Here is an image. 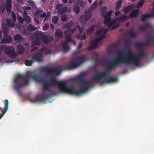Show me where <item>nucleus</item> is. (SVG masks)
I'll return each mask as SVG.
<instances>
[{
  "label": "nucleus",
  "mask_w": 154,
  "mask_h": 154,
  "mask_svg": "<svg viewBox=\"0 0 154 154\" xmlns=\"http://www.w3.org/2000/svg\"><path fill=\"white\" fill-rule=\"evenodd\" d=\"M122 2V0H119L116 3V6L115 7V9L116 11L119 10L121 8Z\"/></svg>",
  "instance_id": "32"
},
{
  "label": "nucleus",
  "mask_w": 154,
  "mask_h": 154,
  "mask_svg": "<svg viewBox=\"0 0 154 154\" xmlns=\"http://www.w3.org/2000/svg\"><path fill=\"white\" fill-rule=\"evenodd\" d=\"M49 27V24L48 23H46L44 26V29L46 30Z\"/></svg>",
  "instance_id": "62"
},
{
  "label": "nucleus",
  "mask_w": 154,
  "mask_h": 154,
  "mask_svg": "<svg viewBox=\"0 0 154 154\" xmlns=\"http://www.w3.org/2000/svg\"><path fill=\"white\" fill-rule=\"evenodd\" d=\"M48 84L50 86H58L59 90L62 92L68 94V86L66 82L58 81L55 77L53 76L51 78Z\"/></svg>",
  "instance_id": "6"
},
{
  "label": "nucleus",
  "mask_w": 154,
  "mask_h": 154,
  "mask_svg": "<svg viewBox=\"0 0 154 154\" xmlns=\"http://www.w3.org/2000/svg\"><path fill=\"white\" fill-rule=\"evenodd\" d=\"M106 36L105 34L103 35L100 36V37L96 38L94 39L92 42L93 43L97 45V44L100 42V41L105 38Z\"/></svg>",
  "instance_id": "23"
},
{
  "label": "nucleus",
  "mask_w": 154,
  "mask_h": 154,
  "mask_svg": "<svg viewBox=\"0 0 154 154\" xmlns=\"http://www.w3.org/2000/svg\"><path fill=\"white\" fill-rule=\"evenodd\" d=\"M6 22L9 26L12 28L14 27L15 26L14 23L11 20L7 18L6 19Z\"/></svg>",
  "instance_id": "26"
},
{
  "label": "nucleus",
  "mask_w": 154,
  "mask_h": 154,
  "mask_svg": "<svg viewBox=\"0 0 154 154\" xmlns=\"http://www.w3.org/2000/svg\"><path fill=\"white\" fill-rule=\"evenodd\" d=\"M77 4L82 7H84L85 5V3L81 0H79L76 2Z\"/></svg>",
  "instance_id": "48"
},
{
  "label": "nucleus",
  "mask_w": 154,
  "mask_h": 154,
  "mask_svg": "<svg viewBox=\"0 0 154 154\" xmlns=\"http://www.w3.org/2000/svg\"><path fill=\"white\" fill-rule=\"evenodd\" d=\"M91 11L87 10L85 12V15L81 16L80 20L82 24L83 25L86 24L87 21L91 17Z\"/></svg>",
  "instance_id": "9"
},
{
  "label": "nucleus",
  "mask_w": 154,
  "mask_h": 154,
  "mask_svg": "<svg viewBox=\"0 0 154 154\" xmlns=\"http://www.w3.org/2000/svg\"><path fill=\"white\" fill-rule=\"evenodd\" d=\"M149 18H150V15L149 14H143L141 17V21L142 22H144L146 19Z\"/></svg>",
  "instance_id": "37"
},
{
  "label": "nucleus",
  "mask_w": 154,
  "mask_h": 154,
  "mask_svg": "<svg viewBox=\"0 0 154 154\" xmlns=\"http://www.w3.org/2000/svg\"><path fill=\"white\" fill-rule=\"evenodd\" d=\"M123 54L127 62V65L131 64L132 62H134L135 65L137 66H139L140 65V60L141 57L145 55V53L141 50L137 54L128 50L127 52H123Z\"/></svg>",
  "instance_id": "5"
},
{
  "label": "nucleus",
  "mask_w": 154,
  "mask_h": 154,
  "mask_svg": "<svg viewBox=\"0 0 154 154\" xmlns=\"http://www.w3.org/2000/svg\"><path fill=\"white\" fill-rule=\"evenodd\" d=\"M56 36H57L59 38H62L63 35V32L60 29H58L55 32Z\"/></svg>",
  "instance_id": "35"
},
{
  "label": "nucleus",
  "mask_w": 154,
  "mask_h": 154,
  "mask_svg": "<svg viewBox=\"0 0 154 154\" xmlns=\"http://www.w3.org/2000/svg\"><path fill=\"white\" fill-rule=\"evenodd\" d=\"M76 78L78 81L79 85L82 88H81L79 91H74L73 86H71L69 87L68 86V94L79 96L89 89L90 82L84 80L83 76L81 75L77 76Z\"/></svg>",
  "instance_id": "4"
},
{
  "label": "nucleus",
  "mask_w": 154,
  "mask_h": 154,
  "mask_svg": "<svg viewBox=\"0 0 154 154\" xmlns=\"http://www.w3.org/2000/svg\"><path fill=\"white\" fill-rule=\"evenodd\" d=\"M75 30V28L68 29L64 31V34L66 36H71Z\"/></svg>",
  "instance_id": "22"
},
{
  "label": "nucleus",
  "mask_w": 154,
  "mask_h": 154,
  "mask_svg": "<svg viewBox=\"0 0 154 154\" xmlns=\"http://www.w3.org/2000/svg\"><path fill=\"white\" fill-rule=\"evenodd\" d=\"M46 13L45 12H44L43 14H40V17L42 18H43L44 17L46 18Z\"/></svg>",
  "instance_id": "64"
},
{
  "label": "nucleus",
  "mask_w": 154,
  "mask_h": 154,
  "mask_svg": "<svg viewBox=\"0 0 154 154\" xmlns=\"http://www.w3.org/2000/svg\"><path fill=\"white\" fill-rule=\"evenodd\" d=\"M43 11V10L41 9H39L37 10H36L35 12L34 15L35 16H38V15L39 14L42 12Z\"/></svg>",
  "instance_id": "58"
},
{
  "label": "nucleus",
  "mask_w": 154,
  "mask_h": 154,
  "mask_svg": "<svg viewBox=\"0 0 154 154\" xmlns=\"http://www.w3.org/2000/svg\"><path fill=\"white\" fill-rule=\"evenodd\" d=\"M29 30L30 31H35L36 29V28L31 24H29L28 26Z\"/></svg>",
  "instance_id": "38"
},
{
  "label": "nucleus",
  "mask_w": 154,
  "mask_h": 154,
  "mask_svg": "<svg viewBox=\"0 0 154 154\" xmlns=\"http://www.w3.org/2000/svg\"><path fill=\"white\" fill-rule=\"evenodd\" d=\"M40 38L42 42L45 44H47L49 42V39L48 37L45 34L41 33H38Z\"/></svg>",
  "instance_id": "14"
},
{
  "label": "nucleus",
  "mask_w": 154,
  "mask_h": 154,
  "mask_svg": "<svg viewBox=\"0 0 154 154\" xmlns=\"http://www.w3.org/2000/svg\"><path fill=\"white\" fill-rule=\"evenodd\" d=\"M133 7L134 5L133 4H131L125 8H124V13L125 14L128 13L132 9H133Z\"/></svg>",
  "instance_id": "24"
},
{
  "label": "nucleus",
  "mask_w": 154,
  "mask_h": 154,
  "mask_svg": "<svg viewBox=\"0 0 154 154\" xmlns=\"http://www.w3.org/2000/svg\"><path fill=\"white\" fill-rule=\"evenodd\" d=\"M32 60L33 61L41 62L43 60L42 55L39 52L34 54L32 57Z\"/></svg>",
  "instance_id": "13"
},
{
  "label": "nucleus",
  "mask_w": 154,
  "mask_h": 154,
  "mask_svg": "<svg viewBox=\"0 0 154 154\" xmlns=\"http://www.w3.org/2000/svg\"><path fill=\"white\" fill-rule=\"evenodd\" d=\"M4 36L1 43L2 44L10 43L12 40L11 37L8 35V32L3 33Z\"/></svg>",
  "instance_id": "11"
},
{
  "label": "nucleus",
  "mask_w": 154,
  "mask_h": 154,
  "mask_svg": "<svg viewBox=\"0 0 154 154\" xmlns=\"http://www.w3.org/2000/svg\"><path fill=\"white\" fill-rule=\"evenodd\" d=\"M97 2H94L92 5L91 6V8L90 10H89L91 11L93 10H95L97 7Z\"/></svg>",
  "instance_id": "51"
},
{
  "label": "nucleus",
  "mask_w": 154,
  "mask_h": 154,
  "mask_svg": "<svg viewBox=\"0 0 154 154\" xmlns=\"http://www.w3.org/2000/svg\"><path fill=\"white\" fill-rule=\"evenodd\" d=\"M61 20L63 21L66 22L68 21L67 15L66 14H64L61 16Z\"/></svg>",
  "instance_id": "49"
},
{
  "label": "nucleus",
  "mask_w": 154,
  "mask_h": 154,
  "mask_svg": "<svg viewBox=\"0 0 154 154\" xmlns=\"http://www.w3.org/2000/svg\"><path fill=\"white\" fill-rule=\"evenodd\" d=\"M42 52H45V53L47 54H51V51L46 47H44L41 49Z\"/></svg>",
  "instance_id": "45"
},
{
  "label": "nucleus",
  "mask_w": 154,
  "mask_h": 154,
  "mask_svg": "<svg viewBox=\"0 0 154 154\" xmlns=\"http://www.w3.org/2000/svg\"><path fill=\"white\" fill-rule=\"evenodd\" d=\"M73 10L74 12L77 14H78L80 11V7L78 6H74L73 8Z\"/></svg>",
  "instance_id": "41"
},
{
  "label": "nucleus",
  "mask_w": 154,
  "mask_h": 154,
  "mask_svg": "<svg viewBox=\"0 0 154 154\" xmlns=\"http://www.w3.org/2000/svg\"><path fill=\"white\" fill-rule=\"evenodd\" d=\"M32 78L37 82H43L45 81V78L41 75H34L28 73L24 75H17L14 79V87L17 91L29 84L30 78Z\"/></svg>",
  "instance_id": "3"
},
{
  "label": "nucleus",
  "mask_w": 154,
  "mask_h": 154,
  "mask_svg": "<svg viewBox=\"0 0 154 154\" xmlns=\"http://www.w3.org/2000/svg\"><path fill=\"white\" fill-rule=\"evenodd\" d=\"M14 39L16 41H23L24 40V39L20 35L16 34L14 37Z\"/></svg>",
  "instance_id": "31"
},
{
  "label": "nucleus",
  "mask_w": 154,
  "mask_h": 154,
  "mask_svg": "<svg viewBox=\"0 0 154 154\" xmlns=\"http://www.w3.org/2000/svg\"><path fill=\"white\" fill-rule=\"evenodd\" d=\"M11 16L14 22H15L17 20V17L14 11L11 12Z\"/></svg>",
  "instance_id": "53"
},
{
  "label": "nucleus",
  "mask_w": 154,
  "mask_h": 154,
  "mask_svg": "<svg viewBox=\"0 0 154 154\" xmlns=\"http://www.w3.org/2000/svg\"><path fill=\"white\" fill-rule=\"evenodd\" d=\"M2 49H5V53L11 58H14L17 56V54L15 52V48L12 46L7 47L6 46H3L2 47Z\"/></svg>",
  "instance_id": "7"
},
{
  "label": "nucleus",
  "mask_w": 154,
  "mask_h": 154,
  "mask_svg": "<svg viewBox=\"0 0 154 154\" xmlns=\"http://www.w3.org/2000/svg\"><path fill=\"white\" fill-rule=\"evenodd\" d=\"M138 28L140 31L144 32H146V30L144 26H139Z\"/></svg>",
  "instance_id": "59"
},
{
  "label": "nucleus",
  "mask_w": 154,
  "mask_h": 154,
  "mask_svg": "<svg viewBox=\"0 0 154 154\" xmlns=\"http://www.w3.org/2000/svg\"><path fill=\"white\" fill-rule=\"evenodd\" d=\"M33 62V61L32 59L30 60H26L25 61L24 63L26 66H31L32 65Z\"/></svg>",
  "instance_id": "40"
},
{
  "label": "nucleus",
  "mask_w": 154,
  "mask_h": 154,
  "mask_svg": "<svg viewBox=\"0 0 154 154\" xmlns=\"http://www.w3.org/2000/svg\"><path fill=\"white\" fill-rule=\"evenodd\" d=\"M17 18L19 22L22 24H23V23L24 21V19H23L20 16H17Z\"/></svg>",
  "instance_id": "56"
},
{
  "label": "nucleus",
  "mask_w": 154,
  "mask_h": 154,
  "mask_svg": "<svg viewBox=\"0 0 154 154\" xmlns=\"http://www.w3.org/2000/svg\"><path fill=\"white\" fill-rule=\"evenodd\" d=\"M39 38V35L38 33L36 35L35 38H34L32 40V42L31 45L32 48L35 47L37 45H39L41 44V42Z\"/></svg>",
  "instance_id": "12"
},
{
  "label": "nucleus",
  "mask_w": 154,
  "mask_h": 154,
  "mask_svg": "<svg viewBox=\"0 0 154 154\" xmlns=\"http://www.w3.org/2000/svg\"><path fill=\"white\" fill-rule=\"evenodd\" d=\"M63 5L61 4H57L56 6V9L59 11L63 7Z\"/></svg>",
  "instance_id": "61"
},
{
  "label": "nucleus",
  "mask_w": 154,
  "mask_h": 154,
  "mask_svg": "<svg viewBox=\"0 0 154 154\" xmlns=\"http://www.w3.org/2000/svg\"><path fill=\"white\" fill-rule=\"evenodd\" d=\"M107 7L106 6L102 8L101 10L100 13L101 14H103L107 11Z\"/></svg>",
  "instance_id": "55"
},
{
  "label": "nucleus",
  "mask_w": 154,
  "mask_h": 154,
  "mask_svg": "<svg viewBox=\"0 0 154 154\" xmlns=\"http://www.w3.org/2000/svg\"><path fill=\"white\" fill-rule=\"evenodd\" d=\"M95 29V26L94 25H92L88 29L87 33L88 35H91L94 32Z\"/></svg>",
  "instance_id": "28"
},
{
  "label": "nucleus",
  "mask_w": 154,
  "mask_h": 154,
  "mask_svg": "<svg viewBox=\"0 0 154 154\" xmlns=\"http://www.w3.org/2000/svg\"><path fill=\"white\" fill-rule=\"evenodd\" d=\"M106 77L105 79H101L100 81H102V80L104 79H105V81L103 82L106 83H114L118 81V79L116 77H110L109 80L106 79Z\"/></svg>",
  "instance_id": "19"
},
{
  "label": "nucleus",
  "mask_w": 154,
  "mask_h": 154,
  "mask_svg": "<svg viewBox=\"0 0 154 154\" xmlns=\"http://www.w3.org/2000/svg\"><path fill=\"white\" fill-rule=\"evenodd\" d=\"M66 41L64 42L68 43L72 41V38L71 36H66Z\"/></svg>",
  "instance_id": "54"
},
{
  "label": "nucleus",
  "mask_w": 154,
  "mask_h": 154,
  "mask_svg": "<svg viewBox=\"0 0 154 154\" xmlns=\"http://www.w3.org/2000/svg\"><path fill=\"white\" fill-rule=\"evenodd\" d=\"M5 10V6L4 5H1L0 6V11L3 13Z\"/></svg>",
  "instance_id": "57"
},
{
  "label": "nucleus",
  "mask_w": 154,
  "mask_h": 154,
  "mask_svg": "<svg viewBox=\"0 0 154 154\" xmlns=\"http://www.w3.org/2000/svg\"><path fill=\"white\" fill-rule=\"evenodd\" d=\"M24 20L26 21L27 23H29L31 22V19L30 17L28 15L24 18Z\"/></svg>",
  "instance_id": "52"
},
{
  "label": "nucleus",
  "mask_w": 154,
  "mask_h": 154,
  "mask_svg": "<svg viewBox=\"0 0 154 154\" xmlns=\"http://www.w3.org/2000/svg\"><path fill=\"white\" fill-rule=\"evenodd\" d=\"M59 21V18L57 16H54L52 18V21L55 24L57 23Z\"/></svg>",
  "instance_id": "43"
},
{
  "label": "nucleus",
  "mask_w": 154,
  "mask_h": 154,
  "mask_svg": "<svg viewBox=\"0 0 154 154\" xmlns=\"http://www.w3.org/2000/svg\"><path fill=\"white\" fill-rule=\"evenodd\" d=\"M128 34L132 38H135L137 34L134 32L133 29H130L128 32Z\"/></svg>",
  "instance_id": "36"
},
{
  "label": "nucleus",
  "mask_w": 154,
  "mask_h": 154,
  "mask_svg": "<svg viewBox=\"0 0 154 154\" xmlns=\"http://www.w3.org/2000/svg\"><path fill=\"white\" fill-rule=\"evenodd\" d=\"M112 13V11L110 10L104 16L105 20L103 21V23L109 22L111 20V16Z\"/></svg>",
  "instance_id": "16"
},
{
  "label": "nucleus",
  "mask_w": 154,
  "mask_h": 154,
  "mask_svg": "<svg viewBox=\"0 0 154 154\" xmlns=\"http://www.w3.org/2000/svg\"><path fill=\"white\" fill-rule=\"evenodd\" d=\"M151 42L154 43V37L153 36H152V38H149L147 42L146 43H144V46H149Z\"/></svg>",
  "instance_id": "29"
},
{
  "label": "nucleus",
  "mask_w": 154,
  "mask_h": 154,
  "mask_svg": "<svg viewBox=\"0 0 154 154\" xmlns=\"http://www.w3.org/2000/svg\"><path fill=\"white\" fill-rule=\"evenodd\" d=\"M123 52H120L118 57L113 60L109 61L106 58H101V60L103 63L108 64L107 66V70L104 72L97 74L92 79V81L95 82H99L102 79H105V77L110 73L111 70L115 69L116 67L121 64H127V62L123 54Z\"/></svg>",
  "instance_id": "1"
},
{
  "label": "nucleus",
  "mask_w": 154,
  "mask_h": 154,
  "mask_svg": "<svg viewBox=\"0 0 154 154\" xmlns=\"http://www.w3.org/2000/svg\"><path fill=\"white\" fill-rule=\"evenodd\" d=\"M76 28L79 29L80 34L82 33L85 29V26L81 27L79 25H77L76 26Z\"/></svg>",
  "instance_id": "47"
},
{
  "label": "nucleus",
  "mask_w": 154,
  "mask_h": 154,
  "mask_svg": "<svg viewBox=\"0 0 154 154\" xmlns=\"http://www.w3.org/2000/svg\"><path fill=\"white\" fill-rule=\"evenodd\" d=\"M62 44L64 51L67 52L70 49V48L69 47V45L68 43L63 42L62 43Z\"/></svg>",
  "instance_id": "27"
},
{
  "label": "nucleus",
  "mask_w": 154,
  "mask_h": 154,
  "mask_svg": "<svg viewBox=\"0 0 154 154\" xmlns=\"http://www.w3.org/2000/svg\"><path fill=\"white\" fill-rule=\"evenodd\" d=\"M134 46L137 48H141L144 46V43L142 42H137L134 44Z\"/></svg>",
  "instance_id": "44"
},
{
  "label": "nucleus",
  "mask_w": 154,
  "mask_h": 154,
  "mask_svg": "<svg viewBox=\"0 0 154 154\" xmlns=\"http://www.w3.org/2000/svg\"><path fill=\"white\" fill-rule=\"evenodd\" d=\"M98 46L97 45L92 42L90 46L88 47V51H91L93 49H94L97 47Z\"/></svg>",
  "instance_id": "33"
},
{
  "label": "nucleus",
  "mask_w": 154,
  "mask_h": 154,
  "mask_svg": "<svg viewBox=\"0 0 154 154\" xmlns=\"http://www.w3.org/2000/svg\"><path fill=\"white\" fill-rule=\"evenodd\" d=\"M139 9H135L131 11L129 15L130 18H136L139 14Z\"/></svg>",
  "instance_id": "21"
},
{
  "label": "nucleus",
  "mask_w": 154,
  "mask_h": 154,
  "mask_svg": "<svg viewBox=\"0 0 154 154\" xmlns=\"http://www.w3.org/2000/svg\"><path fill=\"white\" fill-rule=\"evenodd\" d=\"M83 51V50H79L78 49H77V50L76 51H74L73 52L72 54L73 55H75L79 54L80 53L82 52Z\"/></svg>",
  "instance_id": "60"
},
{
  "label": "nucleus",
  "mask_w": 154,
  "mask_h": 154,
  "mask_svg": "<svg viewBox=\"0 0 154 154\" xmlns=\"http://www.w3.org/2000/svg\"><path fill=\"white\" fill-rule=\"evenodd\" d=\"M128 16L124 14L123 16H122L121 17H120L119 18H118V21L119 22H121L123 21H124L126 20V19L127 18Z\"/></svg>",
  "instance_id": "39"
},
{
  "label": "nucleus",
  "mask_w": 154,
  "mask_h": 154,
  "mask_svg": "<svg viewBox=\"0 0 154 154\" xmlns=\"http://www.w3.org/2000/svg\"><path fill=\"white\" fill-rule=\"evenodd\" d=\"M74 25V23L72 21H69L68 23L64 24L63 26V28L64 29H71Z\"/></svg>",
  "instance_id": "18"
},
{
  "label": "nucleus",
  "mask_w": 154,
  "mask_h": 154,
  "mask_svg": "<svg viewBox=\"0 0 154 154\" xmlns=\"http://www.w3.org/2000/svg\"><path fill=\"white\" fill-rule=\"evenodd\" d=\"M115 45H112L109 46L107 48V50L108 52L109 53H111L112 51L115 48Z\"/></svg>",
  "instance_id": "46"
},
{
  "label": "nucleus",
  "mask_w": 154,
  "mask_h": 154,
  "mask_svg": "<svg viewBox=\"0 0 154 154\" xmlns=\"http://www.w3.org/2000/svg\"><path fill=\"white\" fill-rule=\"evenodd\" d=\"M144 3V0H141L137 4L136 7L137 8H139L142 6Z\"/></svg>",
  "instance_id": "50"
},
{
  "label": "nucleus",
  "mask_w": 154,
  "mask_h": 154,
  "mask_svg": "<svg viewBox=\"0 0 154 154\" xmlns=\"http://www.w3.org/2000/svg\"><path fill=\"white\" fill-rule=\"evenodd\" d=\"M103 29H99L96 32V34L97 35H99L102 33Z\"/></svg>",
  "instance_id": "63"
},
{
  "label": "nucleus",
  "mask_w": 154,
  "mask_h": 154,
  "mask_svg": "<svg viewBox=\"0 0 154 154\" xmlns=\"http://www.w3.org/2000/svg\"><path fill=\"white\" fill-rule=\"evenodd\" d=\"M12 7V0H7L6 9L7 11L9 13H10L11 12Z\"/></svg>",
  "instance_id": "20"
},
{
  "label": "nucleus",
  "mask_w": 154,
  "mask_h": 154,
  "mask_svg": "<svg viewBox=\"0 0 154 154\" xmlns=\"http://www.w3.org/2000/svg\"><path fill=\"white\" fill-rule=\"evenodd\" d=\"M3 32H8V29L5 23H3L2 25Z\"/></svg>",
  "instance_id": "42"
},
{
  "label": "nucleus",
  "mask_w": 154,
  "mask_h": 154,
  "mask_svg": "<svg viewBox=\"0 0 154 154\" xmlns=\"http://www.w3.org/2000/svg\"><path fill=\"white\" fill-rule=\"evenodd\" d=\"M4 103L5 106H4V109L2 111V114H0V119L3 117L8 109L9 103L8 100L7 99L5 100Z\"/></svg>",
  "instance_id": "15"
},
{
  "label": "nucleus",
  "mask_w": 154,
  "mask_h": 154,
  "mask_svg": "<svg viewBox=\"0 0 154 154\" xmlns=\"http://www.w3.org/2000/svg\"><path fill=\"white\" fill-rule=\"evenodd\" d=\"M49 86H50L49 85V84L48 83L43 84V90L47 91L48 92H52V91L49 88Z\"/></svg>",
  "instance_id": "25"
},
{
  "label": "nucleus",
  "mask_w": 154,
  "mask_h": 154,
  "mask_svg": "<svg viewBox=\"0 0 154 154\" xmlns=\"http://www.w3.org/2000/svg\"><path fill=\"white\" fill-rule=\"evenodd\" d=\"M93 55L97 57L95 59V62L94 63V65L95 66H97L99 65L102 64V63H103V62L101 60V59H100L98 57V54L97 53L94 52L93 53Z\"/></svg>",
  "instance_id": "17"
},
{
  "label": "nucleus",
  "mask_w": 154,
  "mask_h": 154,
  "mask_svg": "<svg viewBox=\"0 0 154 154\" xmlns=\"http://www.w3.org/2000/svg\"><path fill=\"white\" fill-rule=\"evenodd\" d=\"M18 52L19 54H22L24 51V48L22 45H19L17 46Z\"/></svg>",
  "instance_id": "30"
},
{
  "label": "nucleus",
  "mask_w": 154,
  "mask_h": 154,
  "mask_svg": "<svg viewBox=\"0 0 154 154\" xmlns=\"http://www.w3.org/2000/svg\"><path fill=\"white\" fill-rule=\"evenodd\" d=\"M68 9V8L66 6L63 8V7L60 10L57 11V13L60 14H63L66 12Z\"/></svg>",
  "instance_id": "34"
},
{
  "label": "nucleus",
  "mask_w": 154,
  "mask_h": 154,
  "mask_svg": "<svg viewBox=\"0 0 154 154\" xmlns=\"http://www.w3.org/2000/svg\"><path fill=\"white\" fill-rule=\"evenodd\" d=\"M88 60V59L86 58L85 56L76 57L71 60L66 67L63 69H61L60 66L56 67H45L40 69V72H46L48 75L54 74L57 75H60L63 70H70L76 68Z\"/></svg>",
  "instance_id": "2"
},
{
  "label": "nucleus",
  "mask_w": 154,
  "mask_h": 154,
  "mask_svg": "<svg viewBox=\"0 0 154 154\" xmlns=\"http://www.w3.org/2000/svg\"><path fill=\"white\" fill-rule=\"evenodd\" d=\"M117 20L118 18H116L112 20V21L111 20L109 22L105 23L104 24L107 26L109 29L110 30H115L119 26V23H117Z\"/></svg>",
  "instance_id": "8"
},
{
  "label": "nucleus",
  "mask_w": 154,
  "mask_h": 154,
  "mask_svg": "<svg viewBox=\"0 0 154 154\" xmlns=\"http://www.w3.org/2000/svg\"><path fill=\"white\" fill-rule=\"evenodd\" d=\"M47 97H43L42 95H37L35 98H32L29 99V100L33 103L37 102H42L44 103H46L47 100Z\"/></svg>",
  "instance_id": "10"
}]
</instances>
